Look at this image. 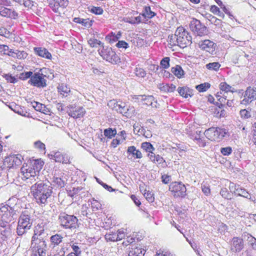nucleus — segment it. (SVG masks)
Returning <instances> with one entry per match:
<instances>
[{
	"label": "nucleus",
	"mask_w": 256,
	"mask_h": 256,
	"mask_svg": "<svg viewBox=\"0 0 256 256\" xmlns=\"http://www.w3.org/2000/svg\"><path fill=\"white\" fill-rule=\"evenodd\" d=\"M220 66V64L218 62H214L208 64L206 67L210 70H217Z\"/></svg>",
	"instance_id": "nucleus-46"
},
{
	"label": "nucleus",
	"mask_w": 256,
	"mask_h": 256,
	"mask_svg": "<svg viewBox=\"0 0 256 256\" xmlns=\"http://www.w3.org/2000/svg\"><path fill=\"white\" fill-rule=\"evenodd\" d=\"M235 195L242 196L248 199L250 198V194L246 190L242 188L241 186H239L238 188L236 190Z\"/></svg>",
	"instance_id": "nucleus-36"
},
{
	"label": "nucleus",
	"mask_w": 256,
	"mask_h": 256,
	"mask_svg": "<svg viewBox=\"0 0 256 256\" xmlns=\"http://www.w3.org/2000/svg\"><path fill=\"white\" fill-rule=\"evenodd\" d=\"M168 42L171 46H178L176 33L174 34L170 35L168 36Z\"/></svg>",
	"instance_id": "nucleus-42"
},
{
	"label": "nucleus",
	"mask_w": 256,
	"mask_h": 256,
	"mask_svg": "<svg viewBox=\"0 0 256 256\" xmlns=\"http://www.w3.org/2000/svg\"><path fill=\"white\" fill-rule=\"evenodd\" d=\"M142 15L146 18H152L156 15V14L151 10L150 6H146L144 7Z\"/></svg>",
	"instance_id": "nucleus-37"
},
{
	"label": "nucleus",
	"mask_w": 256,
	"mask_h": 256,
	"mask_svg": "<svg viewBox=\"0 0 256 256\" xmlns=\"http://www.w3.org/2000/svg\"><path fill=\"white\" fill-rule=\"evenodd\" d=\"M120 34L119 36H118L112 32L111 35L106 36V39L108 40L110 43L112 44L116 42L120 38Z\"/></svg>",
	"instance_id": "nucleus-57"
},
{
	"label": "nucleus",
	"mask_w": 256,
	"mask_h": 256,
	"mask_svg": "<svg viewBox=\"0 0 256 256\" xmlns=\"http://www.w3.org/2000/svg\"><path fill=\"white\" fill-rule=\"evenodd\" d=\"M134 72L136 76L139 77L144 78L146 75L145 70L140 68H136Z\"/></svg>",
	"instance_id": "nucleus-54"
},
{
	"label": "nucleus",
	"mask_w": 256,
	"mask_h": 256,
	"mask_svg": "<svg viewBox=\"0 0 256 256\" xmlns=\"http://www.w3.org/2000/svg\"><path fill=\"white\" fill-rule=\"evenodd\" d=\"M219 86L221 91L220 92H222V94H224L226 95H227L228 92H230L232 94L236 92V90H235L234 88H232L226 82H222L220 84Z\"/></svg>",
	"instance_id": "nucleus-26"
},
{
	"label": "nucleus",
	"mask_w": 256,
	"mask_h": 256,
	"mask_svg": "<svg viewBox=\"0 0 256 256\" xmlns=\"http://www.w3.org/2000/svg\"><path fill=\"white\" fill-rule=\"evenodd\" d=\"M116 112L122 114L123 116L128 117L130 114V111L134 110V108L131 107L124 102H120L118 106H116Z\"/></svg>",
	"instance_id": "nucleus-18"
},
{
	"label": "nucleus",
	"mask_w": 256,
	"mask_h": 256,
	"mask_svg": "<svg viewBox=\"0 0 256 256\" xmlns=\"http://www.w3.org/2000/svg\"><path fill=\"white\" fill-rule=\"evenodd\" d=\"M198 44L201 50L208 52L211 54H213L214 52L216 46V44L208 40H201L198 42Z\"/></svg>",
	"instance_id": "nucleus-15"
},
{
	"label": "nucleus",
	"mask_w": 256,
	"mask_h": 256,
	"mask_svg": "<svg viewBox=\"0 0 256 256\" xmlns=\"http://www.w3.org/2000/svg\"><path fill=\"white\" fill-rule=\"evenodd\" d=\"M33 219L30 212L25 210L20 214L18 221L16 232L18 236H22L29 230L32 224Z\"/></svg>",
	"instance_id": "nucleus-2"
},
{
	"label": "nucleus",
	"mask_w": 256,
	"mask_h": 256,
	"mask_svg": "<svg viewBox=\"0 0 256 256\" xmlns=\"http://www.w3.org/2000/svg\"><path fill=\"white\" fill-rule=\"evenodd\" d=\"M31 192L39 204H46L52 192V184L48 181H38L30 188Z\"/></svg>",
	"instance_id": "nucleus-1"
},
{
	"label": "nucleus",
	"mask_w": 256,
	"mask_h": 256,
	"mask_svg": "<svg viewBox=\"0 0 256 256\" xmlns=\"http://www.w3.org/2000/svg\"><path fill=\"white\" fill-rule=\"evenodd\" d=\"M118 104H120L118 103V102H116L114 100H110L108 102V106L109 108H110L112 110H114L116 111V108H118L116 106H118Z\"/></svg>",
	"instance_id": "nucleus-60"
},
{
	"label": "nucleus",
	"mask_w": 256,
	"mask_h": 256,
	"mask_svg": "<svg viewBox=\"0 0 256 256\" xmlns=\"http://www.w3.org/2000/svg\"><path fill=\"white\" fill-rule=\"evenodd\" d=\"M191 30L196 36H202L207 34V28L200 20L193 18L190 24Z\"/></svg>",
	"instance_id": "nucleus-9"
},
{
	"label": "nucleus",
	"mask_w": 256,
	"mask_h": 256,
	"mask_svg": "<svg viewBox=\"0 0 256 256\" xmlns=\"http://www.w3.org/2000/svg\"><path fill=\"white\" fill-rule=\"evenodd\" d=\"M142 98V100L145 102V104L151 106L152 107H156V102L154 101V97L152 96H140Z\"/></svg>",
	"instance_id": "nucleus-33"
},
{
	"label": "nucleus",
	"mask_w": 256,
	"mask_h": 256,
	"mask_svg": "<svg viewBox=\"0 0 256 256\" xmlns=\"http://www.w3.org/2000/svg\"><path fill=\"white\" fill-rule=\"evenodd\" d=\"M88 43L92 48L97 47V45L100 46L102 48V44H104L100 40L96 38H90L88 40Z\"/></svg>",
	"instance_id": "nucleus-47"
},
{
	"label": "nucleus",
	"mask_w": 256,
	"mask_h": 256,
	"mask_svg": "<svg viewBox=\"0 0 256 256\" xmlns=\"http://www.w3.org/2000/svg\"><path fill=\"white\" fill-rule=\"evenodd\" d=\"M170 58L165 57L160 61V65L164 68H168L170 66Z\"/></svg>",
	"instance_id": "nucleus-56"
},
{
	"label": "nucleus",
	"mask_w": 256,
	"mask_h": 256,
	"mask_svg": "<svg viewBox=\"0 0 256 256\" xmlns=\"http://www.w3.org/2000/svg\"><path fill=\"white\" fill-rule=\"evenodd\" d=\"M58 90L62 98L66 97L70 92V88L63 84L58 85Z\"/></svg>",
	"instance_id": "nucleus-29"
},
{
	"label": "nucleus",
	"mask_w": 256,
	"mask_h": 256,
	"mask_svg": "<svg viewBox=\"0 0 256 256\" xmlns=\"http://www.w3.org/2000/svg\"><path fill=\"white\" fill-rule=\"evenodd\" d=\"M34 146L36 148L39 149L40 150H44L45 144L41 142L40 140H38L34 142Z\"/></svg>",
	"instance_id": "nucleus-63"
},
{
	"label": "nucleus",
	"mask_w": 256,
	"mask_h": 256,
	"mask_svg": "<svg viewBox=\"0 0 256 256\" xmlns=\"http://www.w3.org/2000/svg\"><path fill=\"white\" fill-rule=\"evenodd\" d=\"M169 189L173 193L174 197L182 198L186 195V188L182 182H172L170 186Z\"/></svg>",
	"instance_id": "nucleus-10"
},
{
	"label": "nucleus",
	"mask_w": 256,
	"mask_h": 256,
	"mask_svg": "<svg viewBox=\"0 0 256 256\" xmlns=\"http://www.w3.org/2000/svg\"><path fill=\"white\" fill-rule=\"evenodd\" d=\"M256 100V88L248 86L244 94V98L240 101V104L247 105Z\"/></svg>",
	"instance_id": "nucleus-13"
},
{
	"label": "nucleus",
	"mask_w": 256,
	"mask_h": 256,
	"mask_svg": "<svg viewBox=\"0 0 256 256\" xmlns=\"http://www.w3.org/2000/svg\"><path fill=\"white\" fill-rule=\"evenodd\" d=\"M208 18H210V21L212 23L214 24L216 26H218L221 23V20H220L212 15H210Z\"/></svg>",
	"instance_id": "nucleus-64"
},
{
	"label": "nucleus",
	"mask_w": 256,
	"mask_h": 256,
	"mask_svg": "<svg viewBox=\"0 0 256 256\" xmlns=\"http://www.w3.org/2000/svg\"><path fill=\"white\" fill-rule=\"evenodd\" d=\"M64 237L60 234H56L50 237V246L52 248L59 246L62 242Z\"/></svg>",
	"instance_id": "nucleus-24"
},
{
	"label": "nucleus",
	"mask_w": 256,
	"mask_h": 256,
	"mask_svg": "<svg viewBox=\"0 0 256 256\" xmlns=\"http://www.w3.org/2000/svg\"><path fill=\"white\" fill-rule=\"evenodd\" d=\"M220 194L222 197L228 200L232 199V194L228 192L226 188H222L220 192Z\"/></svg>",
	"instance_id": "nucleus-51"
},
{
	"label": "nucleus",
	"mask_w": 256,
	"mask_h": 256,
	"mask_svg": "<svg viewBox=\"0 0 256 256\" xmlns=\"http://www.w3.org/2000/svg\"><path fill=\"white\" fill-rule=\"evenodd\" d=\"M10 48L6 44H0V55H8Z\"/></svg>",
	"instance_id": "nucleus-52"
},
{
	"label": "nucleus",
	"mask_w": 256,
	"mask_h": 256,
	"mask_svg": "<svg viewBox=\"0 0 256 256\" xmlns=\"http://www.w3.org/2000/svg\"><path fill=\"white\" fill-rule=\"evenodd\" d=\"M210 86V84L209 83L204 82L196 86V88L199 92H204L209 88Z\"/></svg>",
	"instance_id": "nucleus-44"
},
{
	"label": "nucleus",
	"mask_w": 256,
	"mask_h": 256,
	"mask_svg": "<svg viewBox=\"0 0 256 256\" xmlns=\"http://www.w3.org/2000/svg\"><path fill=\"white\" fill-rule=\"evenodd\" d=\"M228 188L230 192H232V194H235L236 190H237L240 185L236 184L232 182H228Z\"/></svg>",
	"instance_id": "nucleus-61"
},
{
	"label": "nucleus",
	"mask_w": 256,
	"mask_h": 256,
	"mask_svg": "<svg viewBox=\"0 0 256 256\" xmlns=\"http://www.w3.org/2000/svg\"><path fill=\"white\" fill-rule=\"evenodd\" d=\"M141 148L146 152H152L155 150L153 146L148 142H144L141 144Z\"/></svg>",
	"instance_id": "nucleus-41"
},
{
	"label": "nucleus",
	"mask_w": 256,
	"mask_h": 256,
	"mask_svg": "<svg viewBox=\"0 0 256 256\" xmlns=\"http://www.w3.org/2000/svg\"><path fill=\"white\" fill-rule=\"evenodd\" d=\"M44 164L43 161L40 160H34L30 162V164L33 168H34L36 171L39 173L40 170L42 168V167Z\"/></svg>",
	"instance_id": "nucleus-34"
},
{
	"label": "nucleus",
	"mask_w": 256,
	"mask_h": 256,
	"mask_svg": "<svg viewBox=\"0 0 256 256\" xmlns=\"http://www.w3.org/2000/svg\"><path fill=\"white\" fill-rule=\"evenodd\" d=\"M88 9L90 12L97 15L102 14L104 12L103 9L100 6H90L88 7Z\"/></svg>",
	"instance_id": "nucleus-40"
},
{
	"label": "nucleus",
	"mask_w": 256,
	"mask_h": 256,
	"mask_svg": "<svg viewBox=\"0 0 256 256\" xmlns=\"http://www.w3.org/2000/svg\"><path fill=\"white\" fill-rule=\"evenodd\" d=\"M58 221L60 226L65 229L73 230L78 227V219L74 215L61 212L58 216Z\"/></svg>",
	"instance_id": "nucleus-3"
},
{
	"label": "nucleus",
	"mask_w": 256,
	"mask_h": 256,
	"mask_svg": "<svg viewBox=\"0 0 256 256\" xmlns=\"http://www.w3.org/2000/svg\"><path fill=\"white\" fill-rule=\"evenodd\" d=\"M21 172L22 173L24 178L28 180L27 182L32 183L38 179V172L36 171L34 168H33L30 164H26V166H23L21 168Z\"/></svg>",
	"instance_id": "nucleus-8"
},
{
	"label": "nucleus",
	"mask_w": 256,
	"mask_h": 256,
	"mask_svg": "<svg viewBox=\"0 0 256 256\" xmlns=\"http://www.w3.org/2000/svg\"><path fill=\"white\" fill-rule=\"evenodd\" d=\"M33 72H24L20 73L19 76V78L24 80H26L28 78H31V76H32Z\"/></svg>",
	"instance_id": "nucleus-53"
},
{
	"label": "nucleus",
	"mask_w": 256,
	"mask_h": 256,
	"mask_svg": "<svg viewBox=\"0 0 256 256\" xmlns=\"http://www.w3.org/2000/svg\"><path fill=\"white\" fill-rule=\"evenodd\" d=\"M178 92L180 96L188 98V96L192 97V90L188 87H178Z\"/></svg>",
	"instance_id": "nucleus-27"
},
{
	"label": "nucleus",
	"mask_w": 256,
	"mask_h": 256,
	"mask_svg": "<svg viewBox=\"0 0 256 256\" xmlns=\"http://www.w3.org/2000/svg\"><path fill=\"white\" fill-rule=\"evenodd\" d=\"M220 151L224 156H228L232 152V148L230 146L222 148Z\"/></svg>",
	"instance_id": "nucleus-59"
},
{
	"label": "nucleus",
	"mask_w": 256,
	"mask_h": 256,
	"mask_svg": "<svg viewBox=\"0 0 256 256\" xmlns=\"http://www.w3.org/2000/svg\"><path fill=\"white\" fill-rule=\"evenodd\" d=\"M200 132L198 133L196 132V134L192 135L190 137L196 143L201 147H204L206 146V142L204 136H202L200 135Z\"/></svg>",
	"instance_id": "nucleus-25"
},
{
	"label": "nucleus",
	"mask_w": 256,
	"mask_h": 256,
	"mask_svg": "<svg viewBox=\"0 0 256 256\" xmlns=\"http://www.w3.org/2000/svg\"><path fill=\"white\" fill-rule=\"evenodd\" d=\"M244 247V241L242 238L234 237L232 239L230 243V250L233 252H240L243 249Z\"/></svg>",
	"instance_id": "nucleus-16"
},
{
	"label": "nucleus",
	"mask_w": 256,
	"mask_h": 256,
	"mask_svg": "<svg viewBox=\"0 0 256 256\" xmlns=\"http://www.w3.org/2000/svg\"><path fill=\"white\" fill-rule=\"evenodd\" d=\"M49 5L52 8L53 11L58 12V7L66 8L68 4V0H48Z\"/></svg>",
	"instance_id": "nucleus-17"
},
{
	"label": "nucleus",
	"mask_w": 256,
	"mask_h": 256,
	"mask_svg": "<svg viewBox=\"0 0 256 256\" xmlns=\"http://www.w3.org/2000/svg\"><path fill=\"white\" fill-rule=\"evenodd\" d=\"M16 58L22 60L25 59L28 56V54L24 50L20 51L16 50Z\"/></svg>",
	"instance_id": "nucleus-55"
},
{
	"label": "nucleus",
	"mask_w": 256,
	"mask_h": 256,
	"mask_svg": "<svg viewBox=\"0 0 256 256\" xmlns=\"http://www.w3.org/2000/svg\"><path fill=\"white\" fill-rule=\"evenodd\" d=\"M34 52L38 56L51 60L52 54L46 48L40 47L34 48Z\"/></svg>",
	"instance_id": "nucleus-22"
},
{
	"label": "nucleus",
	"mask_w": 256,
	"mask_h": 256,
	"mask_svg": "<svg viewBox=\"0 0 256 256\" xmlns=\"http://www.w3.org/2000/svg\"><path fill=\"white\" fill-rule=\"evenodd\" d=\"M52 152L53 154H51L52 158H50L54 159L56 162L64 164L70 162L68 156L66 154H63L60 152Z\"/></svg>",
	"instance_id": "nucleus-19"
},
{
	"label": "nucleus",
	"mask_w": 256,
	"mask_h": 256,
	"mask_svg": "<svg viewBox=\"0 0 256 256\" xmlns=\"http://www.w3.org/2000/svg\"><path fill=\"white\" fill-rule=\"evenodd\" d=\"M104 134L106 137H107L108 138H112L116 134V130L115 128H106L104 131Z\"/></svg>",
	"instance_id": "nucleus-39"
},
{
	"label": "nucleus",
	"mask_w": 256,
	"mask_h": 256,
	"mask_svg": "<svg viewBox=\"0 0 256 256\" xmlns=\"http://www.w3.org/2000/svg\"><path fill=\"white\" fill-rule=\"evenodd\" d=\"M172 72L178 78H181L184 75V71L180 65L172 68Z\"/></svg>",
	"instance_id": "nucleus-35"
},
{
	"label": "nucleus",
	"mask_w": 256,
	"mask_h": 256,
	"mask_svg": "<svg viewBox=\"0 0 256 256\" xmlns=\"http://www.w3.org/2000/svg\"><path fill=\"white\" fill-rule=\"evenodd\" d=\"M52 182L55 186L58 188H63L65 186L64 180L60 178L54 177Z\"/></svg>",
	"instance_id": "nucleus-43"
},
{
	"label": "nucleus",
	"mask_w": 256,
	"mask_h": 256,
	"mask_svg": "<svg viewBox=\"0 0 256 256\" xmlns=\"http://www.w3.org/2000/svg\"><path fill=\"white\" fill-rule=\"evenodd\" d=\"M220 94H222V96L218 98L219 102H216L214 104L220 108H221L224 106L223 103H225L228 96L227 95L224 94H222V92H220Z\"/></svg>",
	"instance_id": "nucleus-48"
},
{
	"label": "nucleus",
	"mask_w": 256,
	"mask_h": 256,
	"mask_svg": "<svg viewBox=\"0 0 256 256\" xmlns=\"http://www.w3.org/2000/svg\"><path fill=\"white\" fill-rule=\"evenodd\" d=\"M158 162V164L160 165L162 168L166 166V163L164 158L158 154H157L155 158V163Z\"/></svg>",
	"instance_id": "nucleus-49"
},
{
	"label": "nucleus",
	"mask_w": 256,
	"mask_h": 256,
	"mask_svg": "<svg viewBox=\"0 0 256 256\" xmlns=\"http://www.w3.org/2000/svg\"><path fill=\"white\" fill-rule=\"evenodd\" d=\"M11 234L10 226L2 228L0 229V238L2 240H6Z\"/></svg>",
	"instance_id": "nucleus-31"
},
{
	"label": "nucleus",
	"mask_w": 256,
	"mask_h": 256,
	"mask_svg": "<svg viewBox=\"0 0 256 256\" xmlns=\"http://www.w3.org/2000/svg\"><path fill=\"white\" fill-rule=\"evenodd\" d=\"M74 22L78 24H82L84 26L88 28L92 26V21L90 20L88 18L84 19L80 18H74Z\"/></svg>",
	"instance_id": "nucleus-30"
},
{
	"label": "nucleus",
	"mask_w": 256,
	"mask_h": 256,
	"mask_svg": "<svg viewBox=\"0 0 256 256\" xmlns=\"http://www.w3.org/2000/svg\"><path fill=\"white\" fill-rule=\"evenodd\" d=\"M31 246L34 251L38 254H32L30 256H46L47 244L43 238H36V234L32 237Z\"/></svg>",
	"instance_id": "nucleus-4"
},
{
	"label": "nucleus",
	"mask_w": 256,
	"mask_h": 256,
	"mask_svg": "<svg viewBox=\"0 0 256 256\" xmlns=\"http://www.w3.org/2000/svg\"><path fill=\"white\" fill-rule=\"evenodd\" d=\"M44 76L40 72H34L28 80V84L37 88H44L46 86V80Z\"/></svg>",
	"instance_id": "nucleus-12"
},
{
	"label": "nucleus",
	"mask_w": 256,
	"mask_h": 256,
	"mask_svg": "<svg viewBox=\"0 0 256 256\" xmlns=\"http://www.w3.org/2000/svg\"><path fill=\"white\" fill-rule=\"evenodd\" d=\"M145 250L142 248H132L128 252L127 256H144Z\"/></svg>",
	"instance_id": "nucleus-28"
},
{
	"label": "nucleus",
	"mask_w": 256,
	"mask_h": 256,
	"mask_svg": "<svg viewBox=\"0 0 256 256\" xmlns=\"http://www.w3.org/2000/svg\"><path fill=\"white\" fill-rule=\"evenodd\" d=\"M178 44L184 48L192 43V36L182 27H179L176 31Z\"/></svg>",
	"instance_id": "nucleus-7"
},
{
	"label": "nucleus",
	"mask_w": 256,
	"mask_h": 256,
	"mask_svg": "<svg viewBox=\"0 0 256 256\" xmlns=\"http://www.w3.org/2000/svg\"><path fill=\"white\" fill-rule=\"evenodd\" d=\"M21 157V156H10L4 159V164L6 166L9 168L20 166L22 163Z\"/></svg>",
	"instance_id": "nucleus-14"
},
{
	"label": "nucleus",
	"mask_w": 256,
	"mask_h": 256,
	"mask_svg": "<svg viewBox=\"0 0 256 256\" xmlns=\"http://www.w3.org/2000/svg\"><path fill=\"white\" fill-rule=\"evenodd\" d=\"M146 192L144 193V195L145 196L146 200L150 202H152L154 201V194L149 191H147L145 190Z\"/></svg>",
	"instance_id": "nucleus-58"
},
{
	"label": "nucleus",
	"mask_w": 256,
	"mask_h": 256,
	"mask_svg": "<svg viewBox=\"0 0 256 256\" xmlns=\"http://www.w3.org/2000/svg\"><path fill=\"white\" fill-rule=\"evenodd\" d=\"M0 15L4 17L16 19L18 16V13L11 9L4 7H0Z\"/></svg>",
	"instance_id": "nucleus-21"
},
{
	"label": "nucleus",
	"mask_w": 256,
	"mask_h": 256,
	"mask_svg": "<svg viewBox=\"0 0 256 256\" xmlns=\"http://www.w3.org/2000/svg\"><path fill=\"white\" fill-rule=\"evenodd\" d=\"M31 105L36 111L42 112L46 114H48L50 112L49 108L41 103L34 101L31 102Z\"/></svg>",
	"instance_id": "nucleus-23"
},
{
	"label": "nucleus",
	"mask_w": 256,
	"mask_h": 256,
	"mask_svg": "<svg viewBox=\"0 0 256 256\" xmlns=\"http://www.w3.org/2000/svg\"><path fill=\"white\" fill-rule=\"evenodd\" d=\"M116 46L119 48L126 49L128 48V44L124 40H120L116 43Z\"/></svg>",
	"instance_id": "nucleus-62"
},
{
	"label": "nucleus",
	"mask_w": 256,
	"mask_h": 256,
	"mask_svg": "<svg viewBox=\"0 0 256 256\" xmlns=\"http://www.w3.org/2000/svg\"><path fill=\"white\" fill-rule=\"evenodd\" d=\"M4 77L6 80V81L10 83L15 84L18 81V78L15 76H12L10 74H5Z\"/></svg>",
	"instance_id": "nucleus-50"
},
{
	"label": "nucleus",
	"mask_w": 256,
	"mask_h": 256,
	"mask_svg": "<svg viewBox=\"0 0 256 256\" xmlns=\"http://www.w3.org/2000/svg\"><path fill=\"white\" fill-rule=\"evenodd\" d=\"M127 152L132 154V156L136 158H141L142 157V152L136 149L134 146H130L128 147Z\"/></svg>",
	"instance_id": "nucleus-32"
},
{
	"label": "nucleus",
	"mask_w": 256,
	"mask_h": 256,
	"mask_svg": "<svg viewBox=\"0 0 256 256\" xmlns=\"http://www.w3.org/2000/svg\"><path fill=\"white\" fill-rule=\"evenodd\" d=\"M228 133L224 128L212 127L206 130L204 134L210 140L218 141L224 138Z\"/></svg>",
	"instance_id": "nucleus-6"
},
{
	"label": "nucleus",
	"mask_w": 256,
	"mask_h": 256,
	"mask_svg": "<svg viewBox=\"0 0 256 256\" xmlns=\"http://www.w3.org/2000/svg\"><path fill=\"white\" fill-rule=\"evenodd\" d=\"M98 52L104 60L113 64H116L120 62V57L111 48L105 47L104 44H102V48H99Z\"/></svg>",
	"instance_id": "nucleus-5"
},
{
	"label": "nucleus",
	"mask_w": 256,
	"mask_h": 256,
	"mask_svg": "<svg viewBox=\"0 0 256 256\" xmlns=\"http://www.w3.org/2000/svg\"><path fill=\"white\" fill-rule=\"evenodd\" d=\"M8 208L9 206L8 204L2 206L0 207V216L2 220L10 222L13 221L14 218L11 217Z\"/></svg>",
	"instance_id": "nucleus-20"
},
{
	"label": "nucleus",
	"mask_w": 256,
	"mask_h": 256,
	"mask_svg": "<svg viewBox=\"0 0 256 256\" xmlns=\"http://www.w3.org/2000/svg\"><path fill=\"white\" fill-rule=\"evenodd\" d=\"M240 114L242 118L248 119L252 117L251 109H243L240 111Z\"/></svg>",
	"instance_id": "nucleus-38"
},
{
	"label": "nucleus",
	"mask_w": 256,
	"mask_h": 256,
	"mask_svg": "<svg viewBox=\"0 0 256 256\" xmlns=\"http://www.w3.org/2000/svg\"><path fill=\"white\" fill-rule=\"evenodd\" d=\"M105 238L106 241L116 242L117 241L116 233L114 232H108L105 234Z\"/></svg>",
	"instance_id": "nucleus-45"
},
{
	"label": "nucleus",
	"mask_w": 256,
	"mask_h": 256,
	"mask_svg": "<svg viewBox=\"0 0 256 256\" xmlns=\"http://www.w3.org/2000/svg\"><path fill=\"white\" fill-rule=\"evenodd\" d=\"M66 112L69 116L74 118H82L86 114V110L82 106L70 104L67 107Z\"/></svg>",
	"instance_id": "nucleus-11"
}]
</instances>
